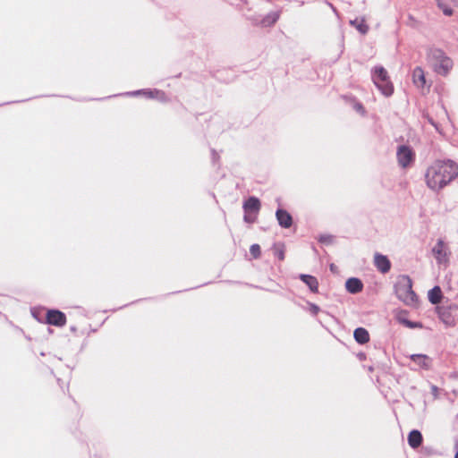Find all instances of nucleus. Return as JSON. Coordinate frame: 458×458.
Here are the masks:
<instances>
[{
    "instance_id": "nucleus-14",
    "label": "nucleus",
    "mask_w": 458,
    "mask_h": 458,
    "mask_svg": "<svg viewBox=\"0 0 458 458\" xmlns=\"http://www.w3.org/2000/svg\"><path fill=\"white\" fill-rule=\"evenodd\" d=\"M276 218L279 225L284 228H288L292 225V216L285 210L278 209L276 211Z\"/></svg>"
},
{
    "instance_id": "nucleus-18",
    "label": "nucleus",
    "mask_w": 458,
    "mask_h": 458,
    "mask_svg": "<svg viewBox=\"0 0 458 458\" xmlns=\"http://www.w3.org/2000/svg\"><path fill=\"white\" fill-rule=\"evenodd\" d=\"M428 300L432 304H437L441 301L442 293L438 286L432 288L428 294Z\"/></svg>"
},
{
    "instance_id": "nucleus-27",
    "label": "nucleus",
    "mask_w": 458,
    "mask_h": 458,
    "mask_svg": "<svg viewBox=\"0 0 458 458\" xmlns=\"http://www.w3.org/2000/svg\"><path fill=\"white\" fill-rule=\"evenodd\" d=\"M432 391H433L434 394L436 395V394H437V386H432Z\"/></svg>"
},
{
    "instance_id": "nucleus-2",
    "label": "nucleus",
    "mask_w": 458,
    "mask_h": 458,
    "mask_svg": "<svg viewBox=\"0 0 458 458\" xmlns=\"http://www.w3.org/2000/svg\"><path fill=\"white\" fill-rule=\"evenodd\" d=\"M427 61L438 75L447 76L453 69L454 62L442 49L431 47L427 51Z\"/></svg>"
},
{
    "instance_id": "nucleus-16",
    "label": "nucleus",
    "mask_w": 458,
    "mask_h": 458,
    "mask_svg": "<svg viewBox=\"0 0 458 458\" xmlns=\"http://www.w3.org/2000/svg\"><path fill=\"white\" fill-rule=\"evenodd\" d=\"M354 338L359 344H366L369 340V335L365 328L359 327L354 331Z\"/></svg>"
},
{
    "instance_id": "nucleus-19",
    "label": "nucleus",
    "mask_w": 458,
    "mask_h": 458,
    "mask_svg": "<svg viewBox=\"0 0 458 458\" xmlns=\"http://www.w3.org/2000/svg\"><path fill=\"white\" fill-rule=\"evenodd\" d=\"M351 23L355 26V28L361 33L365 34L368 31V26L366 25L365 21L363 20H358L352 21Z\"/></svg>"
},
{
    "instance_id": "nucleus-8",
    "label": "nucleus",
    "mask_w": 458,
    "mask_h": 458,
    "mask_svg": "<svg viewBox=\"0 0 458 458\" xmlns=\"http://www.w3.org/2000/svg\"><path fill=\"white\" fill-rule=\"evenodd\" d=\"M47 322L53 326L63 327L66 323V317L59 310H51L47 313Z\"/></svg>"
},
{
    "instance_id": "nucleus-11",
    "label": "nucleus",
    "mask_w": 458,
    "mask_h": 458,
    "mask_svg": "<svg viewBox=\"0 0 458 458\" xmlns=\"http://www.w3.org/2000/svg\"><path fill=\"white\" fill-rule=\"evenodd\" d=\"M411 360H412L419 367L428 369L431 366V360L425 354H412L410 356Z\"/></svg>"
},
{
    "instance_id": "nucleus-1",
    "label": "nucleus",
    "mask_w": 458,
    "mask_h": 458,
    "mask_svg": "<svg viewBox=\"0 0 458 458\" xmlns=\"http://www.w3.org/2000/svg\"><path fill=\"white\" fill-rule=\"evenodd\" d=\"M458 175V165L452 160H436L425 172V182L428 189L439 191Z\"/></svg>"
},
{
    "instance_id": "nucleus-3",
    "label": "nucleus",
    "mask_w": 458,
    "mask_h": 458,
    "mask_svg": "<svg viewBox=\"0 0 458 458\" xmlns=\"http://www.w3.org/2000/svg\"><path fill=\"white\" fill-rule=\"evenodd\" d=\"M397 298L405 305L414 306L417 303V296L412 291V282L408 276H400L394 285Z\"/></svg>"
},
{
    "instance_id": "nucleus-26",
    "label": "nucleus",
    "mask_w": 458,
    "mask_h": 458,
    "mask_svg": "<svg viewBox=\"0 0 458 458\" xmlns=\"http://www.w3.org/2000/svg\"><path fill=\"white\" fill-rule=\"evenodd\" d=\"M330 269H331L332 272H335L336 267H335V266L334 264H331L330 265Z\"/></svg>"
},
{
    "instance_id": "nucleus-24",
    "label": "nucleus",
    "mask_w": 458,
    "mask_h": 458,
    "mask_svg": "<svg viewBox=\"0 0 458 458\" xmlns=\"http://www.w3.org/2000/svg\"><path fill=\"white\" fill-rule=\"evenodd\" d=\"M244 220L248 223H253L254 220H255V217L254 216H251L250 215V213H245V216H244Z\"/></svg>"
},
{
    "instance_id": "nucleus-15",
    "label": "nucleus",
    "mask_w": 458,
    "mask_h": 458,
    "mask_svg": "<svg viewBox=\"0 0 458 458\" xmlns=\"http://www.w3.org/2000/svg\"><path fill=\"white\" fill-rule=\"evenodd\" d=\"M422 442V436L419 430H412L408 437V443L412 448H417Z\"/></svg>"
},
{
    "instance_id": "nucleus-20",
    "label": "nucleus",
    "mask_w": 458,
    "mask_h": 458,
    "mask_svg": "<svg viewBox=\"0 0 458 458\" xmlns=\"http://www.w3.org/2000/svg\"><path fill=\"white\" fill-rule=\"evenodd\" d=\"M279 15L277 13H269L263 21H262V23L263 25L265 26H270L272 24H274L277 19H278Z\"/></svg>"
},
{
    "instance_id": "nucleus-12",
    "label": "nucleus",
    "mask_w": 458,
    "mask_h": 458,
    "mask_svg": "<svg viewBox=\"0 0 458 458\" xmlns=\"http://www.w3.org/2000/svg\"><path fill=\"white\" fill-rule=\"evenodd\" d=\"M345 287L349 293H357L362 290L363 284L360 279L352 277L346 281Z\"/></svg>"
},
{
    "instance_id": "nucleus-17",
    "label": "nucleus",
    "mask_w": 458,
    "mask_h": 458,
    "mask_svg": "<svg viewBox=\"0 0 458 458\" xmlns=\"http://www.w3.org/2000/svg\"><path fill=\"white\" fill-rule=\"evenodd\" d=\"M301 279L309 286L312 292H317L318 287V280L310 275H301Z\"/></svg>"
},
{
    "instance_id": "nucleus-6",
    "label": "nucleus",
    "mask_w": 458,
    "mask_h": 458,
    "mask_svg": "<svg viewBox=\"0 0 458 458\" xmlns=\"http://www.w3.org/2000/svg\"><path fill=\"white\" fill-rule=\"evenodd\" d=\"M411 81L413 85L422 93L426 94L429 91L430 83L426 80L424 70L417 66L411 72Z\"/></svg>"
},
{
    "instance_id": "nucleus-23",
    "label": "nucleus",
    "mask_w": 458,
    "mask_h": 458,
    "mask_svg": "<svg viewBox=\"0 0 458 458\" xmlns=\"http://www.w3.org/2000/svg\"><path fill=\"white\" fill-rule=\"evenodd\" d=\"M250 250L254 258L259 257L260 254V247L258 244L251 245Z\"/></svg>"
},
{
    "instance_id": "nucleus-28",
    "label": "nucleus",
    "mask_w": 458,
    "mask_h": 458,
    "mask_svg": "<svg viewBox=\"0 0 458 458\" xmlns=\"http://www.w3.org/2000/svg\"><path fill=\"white\" fill-rule=\"evenodd\" d=\"M357 109H358V110H362L361 106H359Z\"/></svg>"
},
{
    "instance_id": "nucleus-4",
    "label": "nucleus",
    "mask_w": 458,
    "mask_h": 458,
    "mask_svg": "<svg viewBox=\"0 0 458 458\" xmlns=\"http://www.w3.org/2000/svg\"><path fill=\"white\" fill-rule=\"evenodd\" d=\"M372 81L375 86L386 97L394 92V86L390 81L387 71L382 66H376L371 73Z\"/></svg>"
},
{
    "instance_id": "nucleus-13",
    "label": "nucleus",
    "mask_w": 458,
    "mask_h": 458,
    "mask_svg": "<svg viewBox=\"0 0 458 458\" xmlns=\"http://www.w3.org/2000/svg\"><path fill=\"white\" fill-rule=\"evenodd\" d=\"M243 208L245 213H250L252 211L258 213L260 208V202L259 199L250 197L245 201Z\"/></svg>"
},
{
    "instance_id": "nucleus-5",
    "label": "nucleus",
    "mask_w": 458,
    "mask_h": 458,
    "mask_svg": "<svg viewBox=\"0 0 458 458\" xmlns=\"http://www.w3.org/2000/svg\"><path fill=\"white\" fill-rule=\"evenodd\" d=\"M432 255L439 266L447 267L450 263L451 250L443 239H438L431 250Z\"/></svg>"
},
{
    "instance_id": "nucleus-22",
    "label": "nucleus",
    "mask_w": 458,
    "mask_h": 458,
    "mask_svg": "<svg viewBox=\"0 0 458 458\" xmlns=\"http://www.w3.org/2000/svg\"><path fill=\"white\" fill-rule=\"evenodd\" d=\"M438 7L443 11L445 15L451 16L453 14V10L449 6L444 4L439 0H437Z\"/></svg>"
},
{
    "instance_id": "nucleus-25",
    "label": "nucleus",
    "mask_w": 458,
    "mask_h": 458,
    "mask_svg": "<svg viewBox=\"0 0 458 458\" xmlns=\"http://www.w3.org/2000/svg\"><path fill=\"white\" fill-rule=\"evenodd\" d=\"M311 308H312V311H313L314 313H317V312L318 311V306H316V305H312V307H311Z\"/></svg>"
},
{
    "instance_id": "nucleus-21",
    "label": "nucleus",
    "mask_w": 458,
    "mask_h": 458,
    "mask_svg": "<svg viewBox=\"0 0 458 458\" xmlns=\"http://www.w3.org/2000/svg\"><path fill=\"white\" fill-rule=\"evenodd\" d=\"M143 94L148 95V98H157L160 100H165V95L159 91H144Z\"/></svg>"
},
{
    "instance_id": "nucleus-10",
    "label": "nucleus",
    "mask_w": 458,
    "mask_h": 458,
    "mask_svg": "<svg viewBox=\"0 0 458 458\" xmlns=\"http://www.w3.org/2000/svg\"><path fill=\"white\" fill-rule=\"evenodd\" d=\"M396 320L409 328H422V324L420 322H412L406 318V312L403 310L398 311L395 315Z\"/></svg>"
},
{
    "instance_id": "nucleus-7",
    "label": "nucleus",
    "mask_w": 458,
    "mask_h": 458,
    "mask_svg": "<svg viewBox=\"0 0 458 458\" xmlns=\"http://www.w3.org/2000/svg\"><path fill=\"white\" fill-rule=\"evenodd\" d=\"M396 156L398 164L403 168L409 166L414 160V152L407 146H400Z\"/></svg>"
},
{
    "instance_id": "nucleus-9",
    "label": "nucleus",
    "mask_w": 458,
    "mask_h": 458,
    "mask_svg": "<svg viewBox=\"0 0 458 458\" xmlns=\"http://www.w3.org/2000/svg\"><path fill=\"white\" fill-rule=\"evenodd\" d=\"M374 263L376 267L382 273H386L390 270V261L385 255L376 254L374 256Z\"/></svg>"
},
{
    "instance_id": "nucleus-29",
    "label": "nucleus",
    "mask_w": 458,
    "mask_h": 458,
    "mask_svg": "<svg viewBox=\"0 0 458 458\" xmlns=\"http://www.w3.org/2000/svg\"><path fill=\"white\" fill-rule=\"evenodd\" d=\"M454 458H458V450H457V452H456V454H455Z\"/></svg>"
}]
</instances>
